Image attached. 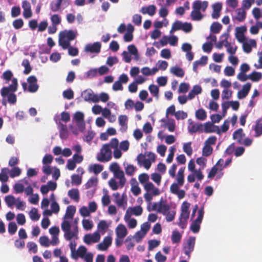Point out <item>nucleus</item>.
<instances>
[{
  "instance_id": "603ef678",
  "label": "nucleus",
  "mask_w": 262,
  "mask_h": 262,
  "mask_svg": "<svg viewBox=\"0 0 262 262\" xmlns=\"http://www.w3.org/2000/svg\"><path fill=\"white\" fill-rule=\"evenodd\" d=\"M13 76L12 72L10 70H7L4 72L2 77L6 80V83H8Z\"/></svg>"
},
{
  "instance_id": "a878e982",
  "label": "nucleus",
  "mask_w": 262,
  "mask_h": 262,
  "mask_svg": "<svg viewBox=\"0 0 262 262\" xmlns=\"http://www.w3.org/2000/svg\"><path fill=\"white\" fill-rule=\"evenodd\" d=\"M132 184L131 191L134 195L137 196L141 193V189L138 186V183L135 178H133L130 180Z\"/></svg>"
},
{
  "instance_id": "bb28decb",
  "label": "nucleus",
  "mask_w": 262,
  "mask_h": 262,
  "mask_svg": "<svg viewBox=\"0 0 262 262\" xmlns=\"http://www.w3.org/2000/svg\"><path fill=\"white\" fill-rule=\"evenodd\" d=\"M68 195L74 201L78 202L80 199L79 191L78 189H72L68 191Z\"/></svg>"
},
{
  "instance_id": "7c9ffc66",
  "label": "nucleus",
  "mask_w": 262,
  "mask_h": 262,
  "mask_svg": "<svg viewBox=\"0 0 262 262\" xmlns=\"http://www.w3.org/2000/svg\"><path fill=\"white\" fill-rule=\"evenodd\" d=\"M170 72L179 77H183L184 76L185 72L183 70L178 67H172L170 69Z\"/></svg>"
},
{
  "instance_id": "37998d69",
  "label": "nucleus",
  "mask_w": 262,
  "mask_h": 262,
  "mask_svg": "<svg viewBox=\"0 0 262 262\" xmlns=\"http://www.w3.org/2000/svg\"><path fill=\"white\" fill-rule=\"evenodd\" d=\"M9 171L8 168H4L2 169V172L0 173V181L2 182H6L8 181V176L7 173Z\"/></svg>"
},
{
  "instance_id": "b1692460",
  "label": "nucleus",
  "mask_w": 262,
  "mask_h": 262,
  "mask_svg": "<svg viewBox=\"0 0 262 262\" xmlns=\"http://www.w3.org/2000/svg\"><path fill=\"white\" fill-rule=\"evenodd\" d=\"M185 168L181 167L177 173L176 180L179 186H182L184 183V171Z\"/></svg>"
},
{
  "instance_id": "72a5a7b5",
  "label": "nucleus",
  "mask_w": 262,
  "mask_h": 262,
  "mask_svg": "<svg viewBox=\"0 0 262 262\" xmlns=\"http://www.w3.org/2000/svg\"><path fill=\"white\" fill-rule=\"evenodd\" d=\"M126 198V195L123 193L121 198L115 199V202L118 207H122L123 209H124L125 208L124 204L125 205L126 204V201H125Z\"/></svg>"
},
{
  "instance_id": "5701e85b",
  "label": "nucleus",
  "mask_w": 262,
  "mask_h": 262,
  "mask_svg": "<svg viewBox=\"0 0 262 262\" xmlns=\"http://www.w3.org/2000/svg\"><path fill=\"white\" fill-rule=\"evenodd\" d=\"M117 236H120L121 238H124L127 234V231L125 226L123 224H119L116 229Z\"/></svg>"
},
{
  "instance_id": "bf43d9fd",
  "label": "nucleus",
  "mask_w": 262,
  "mask_h": 262,
  "mask_svg": "<svg viewBox=\"0 0 262 262\" xmlns=\"http://www.w3.org/2000/svg\"><path fill=\"white\" fill-rule=\"evenodd\" d=\"M27 246L29 251H32L33 253H36L37 252V246L35 243L29 242L27 243Z\"/></svg>"
},
{
  "instance_id": "2f4dec72",
  "label": "nucleus",
  "mask_w": 262,
  "mask_h": 262,
  "mask_svg": "<svg viewBox=\"0 0 262 262\" xmlns=\"http://www.w3.org/2000/svg\"><path fill=\"white\" fill-rule=\"evenodd\" d=\"M127 117L125 115H120L119 117V123L121 126V130L126 131L127 128Z\"/></svg>"
},
{
  "instance_id": "c03bdc74",
  "label": "nucleus",
  "mask_w": 262,
  "mask_h": 262,
  "mask_svg": "<svg viewBox=\"0 0 262 262\" xmlns=\"http://www.w3.org/2000/svg\"><path fill=\"white\" fill-rule=\"evenodd\" d=\"M131 213L136 216L140 215L143 212L142 208L140 206H136L133 208H129Z\"/></svg>"
},
{
  "instance_id": "f03ea898",
  "label": "nucleus",
  "mask_w": 262,
  "mask_h": 262,
  "mask_svg": "<svg viewBox=\"0 0 262 262\" xmlns=\"http://www.w3.org/2000/svg\"><path fill=\"white\" fill-rule=\"evenodd\" d=\"M208 3L207 1L196 0L192 4V11L190 13V16L193 20L199 21L203 17L204 15L201 12H205L208 7Z\"/></svg>"
},
{
  "instance_id": "680f3d73",
  "label": "nucleus",
  "mask_w": 262,
  "mask_h": 262,
  "mask_svg": "<svg viewBox=\"0 0 262 262\" xmlns=\"http://www.w3.org/2000/svg\"><path fill=\"white\" fill-rule=\"evenodd\" d=\"M21 173V170L18 167H13L10 173V176L11 178L19 176Z\"/></svg>"
},
{
  "instance_id": "6e6d98bb",
  "label": "nucleus",
  "mask_w": 262,
  "mask_h": 262,
  "mask_svg": "<svg viewBox=\"0 0 262 262\" xmlns=\"http://www.w3.org/2000/svg\"><path fill=\"white\" fill-rule=\"evenodd\" d=\"M72 183L76 185H79L81 183V177L78 174H73L71 176Z\"/></svg>"
},
{
  "instance_id": "473e14b6",
  "label": "nucleus",
  "mask_w": 262,
  "mask_h": 262,
  "mask_svg": "<svg viewBox=\"0 0 262 262\" xmlns=\"http://www.w3.org/2000/svg\"><path fill=\"white\" fill-rule=\"evenodd\" d=\"M261 78L262 74L255 71L249 75V79L255 82L259 81Z\"/></svg>"
},
{
  "instance_id": "39448f33",
  "label": "nucleus",
  "mask_w": 262,
  "mask_h": 262,
  "mask_svg": "<svg viewBox=\"0 0 262 262\" xmlns=\"http://www.w3.org/2000/svg\"><path fill=\"white\" fill-rule=\"evenodd\" d=\"M112 152L108 145L104 144L97 156V159L101 162H108L112 159Z\"/></svg>"
},
{
  "instance_id": "393cba45",
  "label": "nucleus",
  "mask_w": 262,
  "mask_h": 262,
  "mask_svg": "<svg viewBox=\"0 0 262 262\" xmlns=\"http://www.w3.org/2000/svg\"><path fill=\"white\" fill-rule=\"evenodd\" d=\"M255 135V137H258L262 135V118L258 119L253 128Z\"/></svg>"
},
{
  "instance_id": "a19ab883",
  "label": "nucleus",
  "mask_w": 262,
  "mask_h": 262,
  "mask_svg": "<svg viewBox=\"0 0 262 262\" xmlns=\"http://www.w3.org/2000/svg\"><path fill=\"white\" fill-rule=\"evenodd\" d=\"M212 147L209 145L205 144L202 149V155L205 157H208L212 154Z\"/></svg>"
},
{
  "instance_id": "412c9836",
  "label": "nucleus",
  "mask_w": 262,
  "mask_h": 262,
  "mask_svg": "<svg viewBox=\"0 0 262 262\" xmlns=\"http://www.w3.org/2000/svg\"><path fill=\"white\" fill-rule=\"evenodd\" d=\"M204 131L205 133H212L216 131L218 134H220L221 129L218 126L214 125L210 122H206L204 125Z\"/></svg>"
},
{
  "instance_id": "4468645a",
  "label": "nucleus",
  "mask_w": 262,
  "mask_h": 262,
  "mask_svg": "<svg viewBox=\"0 0 262 262\" xmlns=\"http://www.w3.org/2000/svg\"><path fill=\"white\" fill-rule=\"evenodd\" d=\"M62 4H64L66 6L70 4V0H56V2H52L51 4L50 9L53 12L58 11Z\"/></svg>"
},
{
  "instance_id": "0eeeda50",
  "label": "nucleus",
  "mask_w": 262,
  "mask_h": 262,
  "mask_svg": "<svg viewBox=\"0 0 262 262\" xmlns=\"http://www.w3.org/2000/svg\"><path fill=\"white\" fill-rule=\"evenodd\" d=\"M195 242V238L193 236H190L187 239L186 243L184 246L183 249L185 254L190 257V254L194 250Z\"/></svg>"
},
{
  "instance_id": "f704fd0d",
  "label": "nucleus",
  "mask_w": 262,
  "mask_h": 262,
  "mask_svg": "<svg viewBox=\"0 0 262 262\" xmlns=\"http://www.w3.org/2000/svg\"><path fill=\"white\" fill-rule=\"evenodd\" d=\"M150 94L157 99L159 98V89L155 84H150L148 87Z\"/></svg>"
},
{
  "instance_id": "1a4fd4ad",
  "label": "nucleus",
  "mask_w": 262,
  "mask_h": 262,
  "mask_svg": "<svg viewBox=\"0 0 262 262\" xmlns=\"http://www.w3.org/2000/svg\"><path fill=\"white\" fill-rule=\"evenodd\" d=\"M27 82L29 84L28 88V92L35 93L38 90L39 86L37 83V79L35 76L32 75L29 76L27 78Z\"/></svg>"
},
{
  "instance_id": "49530a36",
  "label": "nucleus",
  "mask_w": 262,
  "mask_h": 262,
  "mask_svg": "<svg viewBox=\"0 0 262 262\" xmlns=\"http://www.w3.org/2000/svg\"><path fill=\"white\" fill-rule=\"evenodd\" d=\"M31 219L32 221H38L39 219L40 215L38 213L37 209L33 208L29 212Z\"/></svg>"
},
{
  "instance_id": "6ab92c4d",
  "label": "nucleus",
  "mask_w": 262,
  "mask_h": 262,
  "mask_svg": "<svg viewBox=\"0 0 262 262\" xmlns=\"http://www.w3.org/2000/svg\"><path fill=\"white\" fill-rule=\"evenodd\" d=\"M243 49L245 52L247 53H249L252 51V47H256V41L254 39H250L248 42H243Z\"/></svg>"
},
{
  "instance_id": "c756f323",
  "label": "nucleus",
  "mask_w": 262,
  "mask_h": 262,
  "mask_svg": "<svg viewBox=\"0 0 262 262\" xmlns=\"http://www.w3.org/2000/svg\"><path fill=\"white\" fill-rule=\"evenodd\" d=\"M76 211V208L73 206H69L67 207L64 219H72Z\"/></svg>"
},
{
  "instance_id": "a211bd4d",
  "label": "nucleus",
  "mask_w": 262,
  "mask_h": 262,
  "mask_svg": "<svg viewBox=\"0 0 262 262\" xmlns=\"http://www.w3.org/2000/svg\"><path fill=\"white\" fill-rule=\"evenodd\" d=\"M213 11L211 16L213 19H217L220 16L222 5L220 3H216L212 5Z\"/></svg>"
},
{
  "instance_id": "e433bc0d",
  "label": "nucleus",
  "mask_w": 262,
  "mask_h": 262,
  "mask_svg": "<svg viewBox=\"0 0 262 262\" xmlns=\"http://www.w3.org/2000/svg\"><path fill=\"white\" fill-rule=\"evenodd\" d=\"M22 66L25 68V70L24 71V74L28 75L31 72L32 70V67L30 66V62L28 59H24L22 62Z\"/></svg>"
},
{
  "instance_id": "79ce46f5",
  "label": "nucleus",
  "mask_w": 262,
  "mask_h": 262,
  "mask_svg": "<svg viewBox=\"0 0 262 262\" xmlns=\"http://www.w3.org/2000/svg\"><path fill=\"white\" fill-rule=\"evenodd\" d=\"M17 230V226L16 223L14 222H10L8 224V232L11 235L14 234Z\"/></svg>"
},
{
  "instance_id": "ddd939ff",
  "label": "nucleus",
  "mask_w": 262,
  "mask_h": 262,
  "mask_svg": "<svg viewBox=\"0 0 262 262\" xmlns=\"http://www.w3.org/2000/svg\"><path fill=\"white\" fill-rule=\"evenodd\" d=\"M188 129L190 133L193 134L197 132H202L203 125L201 123H194L191 119H188Z\"/></svg>"
},
{
  "instance_id": "69168bd1",
  "label": "nucleus",
  "mask_w": 262,
  "mask_h": 262,
  "mask_svg": "<svg viewBox=\"0 0 262 262\" xmlns=\"http://www.w3.org/2000/svg\"><path fill=\"white\" fill-rule=\"evenodd\" d=\"M87 249L84 246H80L77 250V253L80 257L83 258L86 255Z\"/></svg>"
},
{
  "instance_id": "0e129e2a",
  "label": "nucleus",
  "mask_w": 262,
  "mask_h": 262,
  "mask_svg": "<svg viewBox=\"0 0 262 262\" xmlns=\"http://www.w3.org/2000/svg\"><path fill=\"white\" fill-rule=\"evenodd\" d=\"M160 242L156 239H152L148 241V250H151L160 245Z\"/></svg>"
},
{
  "instance_id": "338daca9",
  "label": "nucleus",
  "mask_w": 262,
  "mask_h": 262,
  "mask_svg": "<svg viewBox=\"0 0 262 262\" xmlns=\"http://www.w3.org/2000/svg\"><path fill=\"white\" fill-rule=\"evenodd\" d=\"M108 145L109 148H112L113 149L118 148L119 145V141L116 138H114L111 139L110 143L106 144Z\"/></svg>"
},
{
  "instance_id": "c85d7f7f",
  "label": "nucleus",
  "mask_w": 262,
  "mask_h": 262,
  "mask_svg": "<svg viewBox=\"0 0 262 262\" xmlns=\"http://www.w3.org/2000/svg\"><path fill=\"white\" fill-rule=\"evenodd\" d=\"M64 237L67 241H71L73 237L77 236L78 234V228L76 226L73 231H69L64 232Z\"/></svg>"
},
{
  "instance_id": "7ed1b4c3",
  "label": "nucleus",
  "mask_w": 262,
  "mask_h": 262,
  "mask_svg": "<svg viewBox=\"0 0 262 262\" xmlns=\"http://www.w3.org/2000/svg\"><path fill=\"white\" fill-rule=\"evenodd\" d=\"M77 34V31L72 30L61 31L59 34V45L63 49H67L69 47L70 41L76 37Z\"/></svg>"
},
{
  "instance_id": "4c0bfd02",
  "label": "nucleus",
  "mask_w": 262,
  "mask_h": 262,
  "mask_svg": "<svg viewBox=\"0 0 262 262\" xmlns=\"http://www.w3.org/2000/svg\"><path fill=\"white\" fill-rule=\"evenodd\" d=\"M222 28V26L218 22H214L210 27L211 31L215 34L219 33Z\"/></svg>"
},
{
  "instance_id": "8fccbe9b",
  "label": "nucleus",
  "mask_w": 262,
  "mask_h": 262,
  "mask_svg": "<svg viewBox=\"0 0 262 262\" xmlns=\"http://www.w3.org/2000/svg\"><path fill=\"white\" fill-rule=\"evenodd\" d=\"M200 223L196 222L195 221H193L191 226H190V230L194 233H198L200 229Z\"/></svg>"
},
{
  "instance_id": "f257e3e1",
  "label": "nucleus",
  "mask_w": 262,
  "mask_h": 262,
  "mask_svg": "<svg viewBox=\"0 0 262 262\" xmlns=\"http://www.w3.org/2000/svg\"><path fill=\"white\" fill-rule=\"evenodd\" d=\"M17 79L13 78L12 83L8 86H4L1 90V95L2 98H6L7 102L10 104H15L17 102V96L14 94L17 90Z\"/></svg>"
},
{
  "instance_id": "f3484780",
  "label": "nucleus",
  "mask_w": 262,
  "mask_h": 262,
  "mask_svg": "<svg viewBox=\"0 0 262 262\" xmlns=\"http://www.w3.org/2000/svg\"><path fill=\"white\" fill-rule=\"evenodd\" d=\"M251 84L248 82L243 86L242 89L238 92L237 97L238 99L245 98L250 90Z\"/></svg>"
},
{
  "instance_id": "4d7b16f0",
  "label": "nucleus",
  "mask_w": 262,
  "mask_h": 262,
  "mask_svg": "<svg viewBox=\"0 0 262 262\" xmlns=\"http://www.w3.org/2000/svg\"><path fill=\"white\" fill-rule=\"evenodd\" d=\"M51 20L52 25L56 26L59 25L61 21V18L58 14H53L51 17Z\"/></svg>"
},
{
  "instance_id": "a18cd8bd",
  "label": "nucleus",
  "mask_w": 262,
  "mask_h": 262,
  "mask_svg": "<svg viewBox=\"0 0 262 262\" xmlns=\"http://www.w3.org/2000/svg\"><path fill=\"white\" fill-rule=\"evenodd\" d=\"M191 142L184 143L183 144V151L188 156H190L192 153V148L191 146Z\"/></svg>"
},
{
  "instance_id": "de8ad7c7",
  "label": "nucleus",
  "mask_w": 262,
  "mask_h": 262,
  "mask_svg": "<svg viewBox=\"0 0 262 262\" xmlns=\"http://www.w3.org/2000/svg\"><path fill=\"white\" fill-rule=\"evenodd\" d=\"M5 201L9 207H11L15 203L14 196L11 195L6 196L5 198Z\"/></svg>"
},
{
  "instance_id": "58836bf2",
  "label": "nucleus",
  "mask_w": 262,
  "mask_h": 262,
  "mask_svg": "<svg viewBox=\"0 0 262 262\" xmlns=\"http://www.w3.org/2000/svg\"><path fill=\"white\" fill-rule=\"evenodd\" d=\"M195 117L200 120H204L207 117L206 113L202 108L199 109L195 112Z\"/></svg>"
},
{
  "instance_id": "f8f14e48",
  "label": "nucleus",
  "mask_w": 262,
  "mask_h": 262,
  "mask_svg": "<svg viewBox=\"0 0 262 262\" xmlns=\"http://www.w3.org/2000/svg\"><path fill=\"white\" fill-rule=\"evenodd\" d=\"M247 31L246 26L236 27L235 29V37L239 42H243L246 39L245 33Z\"/></svg>"
},
{
  "instance_id": "e2e57ef3",
  "label": "nucleus",
  "mask_w": 262,
  "mask_h": 262,
  "mask_svg": "<svg viewBox=\"0 0 262 262\" xmlns=\"http://www.w3.org/2000/svg\"><path fill=\"white\" fill-rule=\"evenodd\" d=\"M63 96L67 99H72L74 98L73 91L71 89L66 90L63 92Z\"/></svg>"
},
{
  "instance_id": "6e6552de",
  "label": "nucleus",
  "mask_w": 262,
  "mask_h": 262,
  "mask_svg": "<svg viewBox=\"0 0 262 262\" xmlns=\"http://www.w3.org/2000/svg\"><path fill=\"white\" fill-rule=\"evenodd\" d=\"M100 239V235L95 232L93 234H86L83 237L84 242L87 245H91L92 243H96L99 241Z\"/></svg>"
},
{
  "instance_id": "9d476101",
  "label": "nucleus",
  "mask_w": 262,
  "mask_h": 262,
  "mask_svg": "<svg viewBox=\"0 0 262 262\" xmlns=\"http://www.w3.org/2000/svg\"><path fill=\"white\" fill-rule=\"evenodd\" d=\"M59 132L60 138L62 140L67 139L69 137V132L66 124L55 120Z\"/></svg>"
},
{
  "instance_id": "09e8293b",
  "label": "nucleus",
  "mask_w": 262,
  "mask_h": 262,
  "mask_svg": "<svg viewBox=\"0 0 262 262\" xmlns=\"http://www.w3.org/2000/svg\"><path fill=\"white\" fill-rule=\"evenodd\" d=\"M149 176L147 173H143L139 176V181L140 183L144 185L145 183L149 182Z\"/></svg>"
},
{
  "instance_id": "cd10ccee",
  "label": "nucleus",
  "mask_w": 262,
  "mask_h": 262,
  "mask_svg": "<svg viewBox=\"0 0 262 262\" xmlns=\"http://www.w3.org/2000/svg\"><path fill=\"white\" fill-rule=\"evenodd\" d=\"M236 15L235 16V19H237L238 21L241 22L243 21L245 18L246 16V12L243 8H238L236 10Z\"/></svg>"
},
{
  "instance_id": "dca6fc26",
  "label": "nucleus",
  "mask_w": 262,
  "mask_h": 262,
  "mask_svg": "<svg viewBox=\"0 0 262 262\" xmlns=\"http://www.w3.org/2000/svg\"><path fill=\"white\" fill-rule=\"evenodd\" d=\"M144 188L147 193L151 192L153 195L156 196L160 194V190L156 188L151 182H147L144 185Z\"/></svg>"
},
{
  "instance_id": "774afa93",
  "label": "nucleus",
  "mask_w": 262,
  "mask_h": 262,
  "mask_svg": "<svg viewBox=\"0 0 262 262\" xmlns=\"http://www.w3.org/2000/svg\"><path fill=\"white\" fill-rule=\"evenodd\" d=\"M155 259L157 262H165L166 257L163 255L160 251H159L155 255Z\"/></svg>"
},
{
  "instance_id": "9b49d317",
  "label": "nucleus",
  "mask_w": 262,
  "mask_h": 262,
  "mask_svg": "<svg viewBox=\"0 0 262 262\" xmlns=\"http://www.w3.org/2000/svg\"><path fill=\"white\" fill-rule=\"evenodd\" d=\"M101 45L99 42H95L92 44L89 43L85 46L84 51L91 53H99L100 52Z\"/></svg>"
},
{
  "instance_id": "3c124183",
  "label": "nucleus",
  "mask_w": 262,
  "mask_h": 262,
  "mask_svg": "<svg viewBox=\"0 0 262 262\" xmlns=\"http://www.w3.org/2000/svg\"><path fill=\"white\" fill-rule=\"evenodd\" d=\"M174 116L177 120H183L187 117V114L184 111H178L176 112Z\"/></svg>"
},
{
  "instance_id": "4be33fe9",
  "label": "nucleus",
  "mask_w": 262,
  "mask_h": 262,
  "mask_svg": "<svg viewBox=\"0 0 262 262\" xmlns=\"http://www.w3.org/2000/svg\"><path fill=\"white\" fill-rule=\"evenodd\" d=\"M245 134L243 133V130L242 128H239L235 130L233 134V138L236 140L237 142L239 144L242 143V141L245 137Z\"/></svg>"
},
{
  "instance_id": "13d9d810",
  "label": "nucleus",
  "mask_w": 262,
  "mask_h": 262,
  "mask_svg": "<svg viewBox=\"0 0 262 262\" xmlns=\"http://www.w3.org/2000/svg\"><path fill=\"white\" fill-rule=\"evenodd\" d=\"M53 160V158L52 155L47 154L42 159V164L43 165H47L49 164H51Z\"/></svg>"
},
{
  "instance_id": "aec40b11",
  "label": "nucleus",
  "mask_w": 262,
  "mask_h": 262,
  "mask_svg": "<svg viewBox=\"0 0 262 262\" xmlns=\"http://www.w3.org/2000/svg\"><path fill=\"white\" fill-rule=\"evenodd\" d=\"M156 7L154 5H151L147 7H143L141 9L140 12L143 14H148L150 16H153L156 13Z\"/></svg>"
},
{
  "instance_id": "ea45409f",
  "label": "nucleus",
  "mask_w": 262,
  "mask_h": 262,
  "mask_svg": "<svg viewBox=\"0 0 262 262\" xmlns=\"http://www.w3.org/2000/svg\"><path fill=\"white\" fill-rule=\"evenodd\" d=\"M182 235L178 231H173L171 235V241L173 243H179L181 240Z\"/></svg>"
},
{
  "instance_id": "2eb2a0df",
  "label": "nucleus",
  "mask_w": 262,
  "mask_h": 262,
  "mask_svg": "<svg viewBox=\"0 0 262 262\" xmlns=\"http://www.w3.org/2000/svg\"><path fill=\"white\" fill-rule=\"evenodd\" d=\"M112 238L111 236H106L103 241L97 245L98 249L100 251H105L111 245Z\"/></svg>"
},
{
  "instance_id": "864d4df0",
  "label": "nucleus",
  "mask_w": 262,
  "mask_h": 262,
  "mask_svg": "<svg viewBox=\"0 0 262 262\" xmlns=\"http://www.w3.org/2000/svg\"><path fill=\"white\" fill-rule=\"evenodd\" d=\"M82 226L85 230H90L93 228V224L92 221L84 219L82 221Z\"/></svg>"
},
{
  "instance_id": "20e7f679",
  "label": "nucleus",
  "mask_w": 262,
  "mask_h": 262,
  "mask_svg": "<svg viewBox=\"0 0 262 262\" xmlns=\"http://www.w3.org/2000/svg\"><path fill=\"white\" fill-rule=\"evenodd\" d=\"M158 212L165 215L166 221L168 222H171L174 220L176 213L174 210L170 209L169 205L163 203L162 201H160Z\"/></svg>"
},
{
  "instance_id": "c9c22d12",
  "label": "nucleus",
  "mask_w": 262,
  "mask_h": 262,
  "mask_svg": "<svg viewBox=\"0 0 262 262\" xmlns=\"http://www.w3.org/2000/svg\"><path fill=\"white\" fill-rule=\"evenodd\" d=\"M103 166L98 164L92 165L89 168L90 170L93 171L96 174H97L101 172L103 170Z\"/></svg>"
},
{
  "instance_id": "052dcab7",
  "label": "nucleus",
  "mask_w": 262,
  "mask_h": 262,
  "mask_svg": "<svg viewBox=\"0 0 262 262\" xmlns=\"http://www.w3.org/2000/svg\"><path fill=\"white\" fill-rule=\"evenodd\" d=\"M61 229L64 232L71 230V226L69 221L64 220L61 225Z\"/></svg>"
},
{
  "instance_id": "5fc2aeb1",
  "label": "nucleus",
  "mask_w": 262,
  "mask_h": 262,
  "mask_svg": "<svg viewBox=\"0 0 262 262\" xmlns=\"http://www.w3.org/2000/svg\"><path fill=\"white\" fill-rule=\"evenodd\" d=\"M40 245L42 246L47 247L50 246V241L47 236H40L39 239Z\"/></svg>"
},
{
  "instance_id": "423d86ee",
  "label": "nucleus",
  "mask_w": 262,
  "mask_h": 262,
  "mask_svg": "<svg viewBox=\"0 0 262 262\" xmlns=\"http://www.w3.org/2000/svg\"><path fill=\"white\" fill-rule=\"evenodd\" d=\"M84 101L88 102H93L97 103L99 101V96L94 94L91 89H88L84 91L82 94Z\"/></svg>"
}]
</instances>
